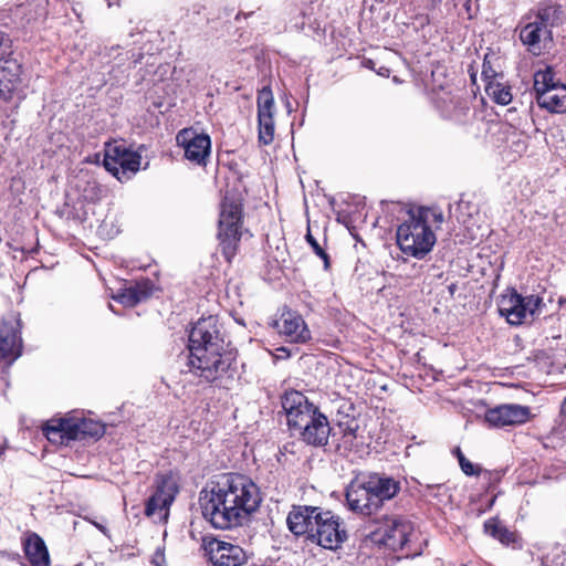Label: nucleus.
I'll return each mask as SVG.
<instances>
[{"instance_id": "obj_4", "label": "nucleus", "mask_w": 566, "mask_h": 566, "mask_svg": "<svg viewBox=\"0 0 566 566\" xmlns=\"http://www.w3.org/2000/svg\"><path fill=\"white\" fill-rule=\"evenodd\" d=\"M400 483L395 479L380 474H371L367 479H356L346 489V501L350 511L371 515L384 504L397 495Z\"/></svg>"}, {"instance_id": "obj_6", "label": "nucleus", "mask_w": 566, "mask_h": 566, "mask_svg": "<svg viewBox=\"0 0 566 566\" xmlns=\"http://www.w3.org/2000/svg\"><path fill=\"white\" fill-rule=\"evenodd\" d=\"M242 205L239 199L224 196L219 218L220 247L227 261L235 255L241 239Z\"/></svg>"}, {"instance_id": "obj_2", "label": "nucleus", "mask_w": 566, "mask_h": 566, "mask_svg": "<svg viewBox=\"0 0 566 566\" xmlns=\"http://www.w3.org/2000/svg\"><path fill=\"white\" fill-rule=\"evenodd\" d=\"M224 342L216 316L200 318L189 333L190 371L207 381H213L224 374L230 365L229 354L223 353Z\"/></svg>"}, {"instance_id": "obj_33", "label": "nucleus", "mask_w": 566, "mask_h": 566, "mask_svg": "<svg viewBox=\"0 0 566 566\" xmlns=\"http://www.w3.org/2000/svg\"><path fill=\"white\" fill-rule=\"evenodd\" d=\"M523 301H524L525 307H527L526 308L527 316H533L535 314L536 310H538V307L543 303L542 298L537 295H528L526 297H523Z\"/></svg>"}, {"instance_id": "obj_24", "label": "nucleus", "mask_w": 566, "mask_h": 566, "mask_svg": "<svg viewBox=\"0 0 566 566\" xmlns=\"http://www.w3.org/2000/svg\"><path fill=\"white\" fill-rule=\"evenodd\" d=\"M153 289V282L148 279H143L123 289L116 296V300L126 306H135L147 300L151 295Z\"/></svg>"}, {"instance_id": "obj_23", "label": "nucleus", "mask_w": 566, "mask_h": 566, "mask_svg": "<svg viewBox=\"0 0 566 566\" xmlns=\"http://www.w3.org/2000/svg\"><path fill=\"white\" fill-rule=\"evenodd\" d=\"M23 551L30 566H50V555L42 537L30 534L23 542Z\"/></svg>"}, {"instance_id": "obj_27", "label": "nucleus", "mask_w": 566, "mask_h": 566, "mask_svg": "<svg viewBox=\"0 0 566 566\" xmlns=\"http://www.w3.org/2000/svg\"><path fill=\"white\" fill-rule=\"evenodd\" d=\"M485 534L501 542L503 545H511L516 542V535L511 532L499 518L491 517L484 522Z\"/></svg>"}, {"instance_id": "obj_1", "label": "nucleus", "mask_w": 566, "mask_h": 566, "mask_svg": "<svg viewBox=\"0 0 566 566\" xmlns=\"http://www.w3.org/2000/svg\"><path fill=\"white\" fill-rule=\"evenodd\" d=\"M199 501L206 521L214 528L230 530L242 525L256 511L261 497L258 486L248 478L228 473L202 490Z\"/></svg>"}, {"instance_id": "obj_3", "label": "nucleus", "mask_w": 566, "mask_h": 566, "mask_svg": "<svg viewBox=\"0 0 566 566\" xmlns=\"http://www.w3.org/2000/svg\"><path fill=\"white\" fill-rule=\"evenodd\" d=\"M443 221V213L433 208L420 207L409 210L407 217L397 228L398 247L409 256L424 258L437 241L431 224L434 223L437 228H440Z\"/></svg>"}, {"instance_id": "obj_29", "label": "nucleus", "mask_w": 566, "mask_h": 566, "mask_svg": "<svg viewBox=\"0 0 566 566\" xmlns=\"http://www.w3.org/2000/svg\"><path fill=\"white\" fill-rule=\"evenodd\" d=\"M485 90L497 104L507 105L512 101L511 87L500 82L490 81Z\"/></svg>"}, {"instance_id": "obj_25", "label": "nucleus", "mask_w": 566, "mask_h": 566, "mask_svg": "<svg viewBox=\"0 0 566 566\" xmlns=\"http://www.w3.org/2000/svg\"><path fill=\"white\" fill-rule=\"evenodd\" d=\"M21 73V66L15 60H6L0 65V98L9 99Z\"/></svg>"}, {"instance_id": "obj_15", "label": "nucleus", "mask_w": 566, "mask_h": 566, "mask_svg": "<svg viewBox=\"0 0 566 566\" xmlns=\"http://www.w3.org/2000/svg\"><path fill=\"white\" fill-rule=\"evenodd\" d=\"M531 418V409L517 403H504L486 410L485 421L490 427L503 428L525 423Z\"/></svg>"}, {"instance_id": "obj_41", "label": "nucleus", "mask_w": 566, "mask_h": 566, "mask_svg": "<svg viewBox=\"0 0 566 566\" xmlns=\"http://www.w3.org/2000/svg\"><path fill=\"white\" fill-rule=\"evenodd\" d=\"M483 67H485V65H483ZM489 73H490V70H485V69H483L482 74H483L485 77H488V78L490 77Z\"/></svg>"}, {"instance_id": "obj_11", "label": "nucleus", "mask_w": 566, "mask_h": 566, "mask_svg": "<svg viewBox=\"0 0 566 566\" xmlns=\"http://www.w3.org/2000/svg\"><path fill=\"white\" fill-rule=\"evenodd\" d=\"M201 547L213 566H242L248 560L244 549L231 542L205 536Z\"/></svg>"}, {"instance_id": "obj_43", "label": "nucleus", "mask_w": 566, "mask_h": 566, "mask_svg": "<svg viewBox=\"0 0 566 566\" xmlns=\"http://www.w3.org/2000/svg\"><path fill=\"white\" fill-rule=\"evenodd\" d=\"M431 2L436 4V3L441 2V0H431Z\"/></svg>"}, {"instance_id": "obj_26", "label": "nucleus", "mask_w": 566, "mask_h": 566, "mask_svg": "<svg viewBox=\"0 0 566 566\" xmlns=\"http://www.w3.org/2000/svg\"><path fill=\"white\" fill-rule=\"evenodd\" d=\"M565 17L564 8L556 2H552L538 9L535 20L546 30H552V28L560 25Z\"/></svg>"}, {"instance_id": "obj_8", "label": "nucleus", "mask_w": 566, "mask_h": 566, "mask_svg": "<svg viewBox=\"0 0 566 566\" xmlns=\"http://www.w3.org/2000/svg\"><path fill=\"white\" fill-rule=\"evenodd\" d=\"M534 91L539 107L551 113L566 112V85L555 81V74L551 67L534 74Z\"/></svg>"}, {"instance_id": "obj_42", "label": "nucleus", "mask_w": 566, "mask_h": 566, "mask_svg": "<svg viewBox=\"0 0 566 566\" xmlns=\"http://www.w3.org/2000/svg\"><path fill=\"white\" fill-rule=\"evenodd\" d=\"M483 67H485V65H483ZM489 73H490V70H485V69H483L482 74H483L485 77H488V78L490 77Z\"/></svg>"}, {"instance_id": "obj_14", "label": "nucleus", "mask_w": 566, "mask_h": 566, "mask_svg": "<svg viewBox=\"0 0 566 566\" xmlns=\"http://www.w3.org/2000/svg\"><path fill=\"white\" fill-rule=\"evenodd\" d=\"M256 105L259 142L263 145H270L274 139L275 133V102L272 90L269 86H265L261 91H259Z\"/></svg>"}, {"instance_id": "obj_36", "label": "nucleus", "mask_w": 566, "mask_h": 566, "mask_svg": "<svg viewBox=\"0 0 566 566\" xmlns=\"http://www.w3.org/2000/svg\"><path fill=\"white\" fill-rule=\"evenodd\" d=\"M316 255H318L323 262H324V269L325 270H328L329 266H331V263H329V256L328 254L325 252V250L323 249L321 252H318Z\"/></svg>"}, {"instance_id": "obj_35", "label": "nucleus", "mask_w": 566, "mask_h": 566, "mask_svg": "<svg viewBox=\"0 0 566 566\" xmlns=\"http://www.w3.org/2000/svg\"><path fill=\"white\" fill-rule=\"evenodd\" d=\"M306 241L308 242V244L312 247L316 254L323 250V248L310 232L306 234Z\"/></svg>"}, {"instance_id": "obj_37", "label": "nucleus", "mask_w": 566, "mask_h": 566, "mask_svg": "<svg viewBox=\"0 0 566 566\" xmlns=\"http://www.w3.org/2000/svg\"><path fill=\"white\" fill-rule=\"evenodd\" d=\"M316 255H318L323 262H324V269L325 270H328L329 266H331V263H329V256L328 254L325 252V250L323 249L321 252H318Z\"/></svg>"}, {"instance_id": "obj_21", "label": "nucleus", "mask_w": 566, "mask_h": 566, "mask_svg": "<svg viewBox=\"0 0 566 566\" xmlns=\"http://www.w3.org/2000/svg\"><path fill=\"white\" fill-rule=\"evenodd\" d=\"M520 39L527 50L537 55L553 40L552 30H546L537 20L525 24L520 30Z\"/></svg>"}, {"instance_id": "obj_20", "label": "nucleus", "mask_w": 566, "mask_h": 566, "mask_svg": "<svg viewBox=\"0 0 566 566\" xmlns=\"http://www.w3.org/2000/svg\"><path fill=\"white\" fill-rule=\"evenodd\" d=\"M177 143L185 149V157L198 165H206L210 154L211 142L206 134H196L191 129H182L177 134Z\"/></svg>"}, {"instance_id": "obj_32", "label": "nucleus", "mask_w": 566, "mask_h": 566, "mask_svg": "<svg viewBox=\"0 0 566 566\" xmlns=\"http://www.w3.org/2000/svg\"><path fill=\"white\" fill-rule=\"evenodd\" d=\"M424 495L442 502L448 497V488L444 484H428L426 486Z\"/></svg>"}, {"instance_id": "obj_16", "label": "nucleus", "mask_w": 566, "mask_h": 566, "mask_svg": "<svg viewBox=\"0 0 566 566\" xmlns=\"http://www.w3.org/2000/svg\"><path fill=\"white\" fill-rule=\"evenodd\" d=\"M274 327L286 342L304 344L311 339V332L304 318L296 312L283 311L274 322Z\"/></svg>"}, {"instance_id": "obj_13", "label": "nucleus", "mask_w": 566, "mask_h": 566, "mask_svg": "<svg viewBox=\"0 0 566 566\" xmlns=\"http://www.w3.org/2000/svg\"><path fill=\"white\" fill-rule=\"evenodd\" d=\"M177 492V484L172 476L167 474L159 476L155 493L146 502L145 514L159 521L167 520L169 506Z\"/></svg>"}, {"instance_id": "obj_7", "label": "nucleus", "mask_w": 566, "mask_h": 566, "mask_svg": "<svg viewBox=\"0 0 566 566\" xmlns=\"http://www.w3.org/2000/svg\"><path fill=\"white\" fill-rule=\"evenodd\" d=\"M376 524L368 537L373 543L387 546L392 551L403 549L413 535L412 523L402 516H382L381 520L376 521Z\"/></svg>"}, {"instance_id": "obj_19", "label": "nucleus", "mask_w": 566, "mask_h": 566, "mask_svg": "<svg viewBox=\"0 0 566 566\" xmlns=\"http://www.w3.org/2000/svg\"><path fill=\"white\" fill-rule=\"evenodd\" d=\"M321 512L322 509L318 506H293L286 517L290 532L295 536H304L311 542V534L315 531V522L318 520Z\"/></svg>"}, {"instance_id": "obj_28", "label": "nucleus", "mask_w": 566, "mask_h": 566, "mask_svg": "<svg viewBox=\"0 0 566 566\" xmlns=\"http://www.w3.org/2000/svg\"><path fill=\"white\" fill-rule=\"evenodd\" d=\"M21 354V339L15 332L0 335V358L14 360Z\"/></svg>"}, {"instance_id": "obj_30", "label": "nucleus", "mask_w": 566, "mask_h": 566, "mask_svg": "<svg viewBox=\"0 0 566 566\" xmlns=\"http://www.w3.org/2000/svg\"><path fill=\"white\" fill-rule=\"evenodd\" d=\"M338 427L342 429L343 437L342 442L346 450H350L354 444V441L357 438L358 423L355 419H348L346 421H340Z\"/></svg>"}, {"instance_id": "obj_39", "label": "nucleus", "mask_w": 566, "mask_h": 566, "mask_svg": "<svg viewBox=\"0 0 566 566\" xmlns=\"http://www.w3.org/2000/svg\"><path fill=\"white\" fill-rule=\"evenodd\" d=\"M560 415L566 417V397L563 400L562 406H560Z\"/></svg>"}, {"instance_id": "obj_5", "label": "nucleus", "mask_w": 566, "mask_h": 566, "mask_svg": "<svg viewBox=\"0 0 566 566\" xmlns=\"http://www.w3.org/2000/svg\"><path fill=\"white\" fill-rule=\"evenodd\" d=\"M43 433L54 444H69L85 438L98 439L105 433V426L92 419L54 418L43 427Z\"/></svg>"}, {"instance_id": "obj_17", "label": "nucleus", "mask_w": 566, "mask_h": 566, "mask_svg": "<svg viewBox=\"0 0 566 566\" xmlns=\"http://www.w3.org/2000/svg\"><path fill=\"white\" fill-rule=\"evenodd\" d=\"M434 105L441 115L455 124L467 123L470 114L469 101L463 94L441 92L434 97Z\"/></svg>"}, {"instance_id": "obj_22", "label": "nucleus", "mask_w": 566, "mask_h": 566, "mask_svg": "<svg viewBox=\"0 0 566 566\" xmlns=\"http://www.w3.org/2000/svg\"><path fill=\"white\" fill-rule=\"evenodd\" d=\"M526 308L523 296L515 291L503 295L499 302L500 314L505 316L511 325H520L526 319Z\"/></svg>"}, {"instance_id": "obj_18", "label": "nucleus", "mask_w": 566, "mask_h": 566, "mask_svg": "<svg viewBox=\"0 0 566 566\" xmlns=\"http://www.w3.org/2000/svg\"><path fill=\"white\" fill-rule=\"evenodd\" d=\"M281 405L290 430L318 409L303 392L297 390L285 391L281 397Z\"/></svg>"}, {"instance_id": "obj_12", "label": "nucleus", "mask_w": 566, "mask_h": 566, "mask_svg": "<svg viewBox=\"0 0 566 566\" xmlns=\"http://www.w3.org/2000/svg\"><path fill=\"white\" fill-rule=\"evenodd\" d=\"M291 431L306 444L319 448L328 443L332 427L327 417L316 409Z\"/></svg>"}, {"instance_id": "obj_38", "label": "nucleus", "mask_w": 566, "mask_h": 566, "mask_svg": "<svg viewBox=\"0 0 566 566\" xmlns=\"http://www.w3.org/2000/svg\"><path fill=\"white\" fill-rule=\"evenodd\" d=\"M108 8L118 7L120 3V0H105Z\"/></svg>"}, {"instance_id": "obj_40", "label": "nucleus", "mask_w": 566, "mask_h": 566, "mask_svg": "<svg viewBox=\"0 0 566 566\" xmlns=\"http://www.w3.org/2000/svg\"><path fill=\"white\" fill-rule=\"evenodd\" d=\"M465 9L468 11V14H469V18H472V13H471V0H468L467 3H465Z\"/></svg>"}, {"instance_id": "obj_31", "label": "nucleus", "mask_w": 566, "mask_h": 566, "mask_svg": "<svg viewBox=\"0 0 566 566\" xmlns=\"http://www.w3.org/2000/svg\"><path fill=\"white\" fill-rule=\"evenodd\" d=\"M455 453L459 460L460 468L465 475L476 476L480 474L481 468L479 465L473 464L470 460H468L459 448H457Z\"/></svg>"}, {"instance_id": "obj_10", "label": "nucleus", "mask_w": 566, "mask_h": 566, "mask_svg": "<svg viewBox=\"0 0 566 566\" xmlns=\"http://www.w3.org/2000/svg\"><path fill=\"white\" fill-rule=\"evenodd\" d=\"M142 156L127 149L123 144H106L104 167L118 180L129 179L140 167Z\"/></svg>"}, {"instance_id": "obj_34", "label": "nucleus", "mask_w": 566, "mask_h": 566, "mask_svg": "<svg viewBox=\"0 0 566 566\" xmlns=\"http://www.w3.org/2000/svg\"><path fill=\"white\" fill-rule=\"evenodd\" d=\"M10 49V38L4 32L0 31V60L4 59L7 55L11 53Z\"/></svg>"}, {"instance_id": "obj_9", "label": "nucleus", "mask_w": 566, "mask_h": 566, "mask_svg": "<svg viewBox=\"0 0 566 566\" xmlns=\"http://www.w3.org/2000/svg\"><path fill=\"white\" fill-rule=\"evenodd\" d=\"M315 531L311 534V543L325 549L336 551L348 539L344 521L332 511H324L315 522Z\"/></svg>"}, {"instance_id": "obj_44", "label": "nucleus", "mask_w": 566, "mask_h": 566, "mask_svg": "<svg viewBox=\"0 0 566 566\" xmlns=\"http://www.w3.org/2000/svg\"><path fill=\"white\" fill-rule=\"evenodd\" d=\"M277 350H280V352H286V349H285L284 347H281V348H279Z\"/></svg>"}]
</instances>
